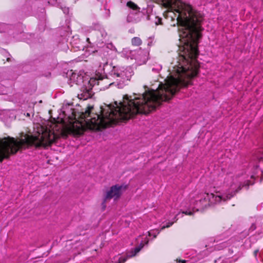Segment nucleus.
<instances>
[{"label":"nucleus","instance_id":"f257e3e1","mask_svg":"<svg viewBox=\"0 0 263 263\" xmlns=\"http://www.w3.org/2000/svg\"><path fill=\"white\" fill-rule=\"evenodd\" d=\"M164 7L177 16L180 40L183 43L179 47L180 67L176 70L177 78L171 76L164 84L160 83L156 90H179L182 87L193 85L192 79L198 73L199 64L197 45L201 37L202 15L189 5L179 0H160ZM151 90H154L152 89Z\"/></svg>","mask_w":263,"mask_h":263},{"label":"nucleus","instance_id":"f03ea898","mask_svg":"<svg viewBox=\"0 0 263 263\" xmlns=\"http://www.w3.org/2000/svg\"><path fill=\"white\" fill-rule=\"evenodd\" d=\"M123 189V186L122 185H119L118 184L110 187L109 190L106 192L104 201L106 202L111 198H114L115 200L118 199L122 194V190Z\"/></svg>","mask_w":263,"mask_h":263},{"label":"nucleus","instance_id":"7ed1b4c3","mask_svg":"<svg viewBox=\"0 0 263 263\" xmlns=\"http://www.w3.org/2000/svg\"><path fill=\"white\" fill-rule=\"evenodd\" d=\"M92 88H84L81 90V92L78 95V97L80 100H86L88 99L91 98L92 96Z\"/></svg>","mask_w":263,"mask_h":263},{"label":"nucleus","instance_id":"20e7f679","mask_svg":"<svg viewBox=\"0 0 263 263\" xmlns=\"http://www.w3.org/2000/svg\"><path fill=\"white\" fill-rule=\"evenodd\" d=\"M215 197V195L213 193H205L204 195L203 198L200 200L199 202H202L203 204V206H206L207 205L210 204L211 202V199Z\"/></svg>","mask_w":263,"mask_h":263},{"label":"nucleus","instance_id":"39448f33","mask_svg":"<svg viewBox=\"0 0 263 263\" xmlns=\"http://www.w3.org/2000/svg\"><path fill=\"white\" fill-rule=\"evenodd\" d=\"M143 244L141 243L140 245L137 247H136L134 249H133L130 251L129 254V257H132L136 255V254L139 253L142 248L143 247Z\"/></svg>","mask_w":263,"mask_h":263},{"label":"nucleus","instance_id":"423d86ee","mask_svg":"<svg viewBox=\"0 0 263 263\" xmlns=\"http://www.w3.org/2000/svg\"><path fill=\"white\" fill-rule=\"evenodd\" d=\"M132 44L134 46H139L142 43L141 39L139 37H134L131 40Z\"/></svg>","mask_w":263,"mask_h":263},{"label":"nucleus","instance_id":"0eeeda50","mask_svg":"<svg viewBox=\"0 0 263 263\" xmlns=\"http://www.w3.org/2000/svg\"><path fill=\"white\" fill-rule=\"evenodd\" d=\"M126 6L133 10H137L140 9V8L138 6V5L132 1L128 2L126 4Z\"/></svg>","mask_w":263,"mask_h":263},{"label":"nucleus","instance_id":"6e6552de","mask_svg":"<svg viewBox=\"0 0 263 263\" xmlns=\"http://www.w3.org/2000/svg\"><path fill=\"white\" fill-rule=\"evenodd\" d=\"M159 233V231L158 230H153L148 232L149 236H153L154 238H156L158 234Z\"/></svg>","mask_w":263,"mask_h":263},{"label":"nucleus","instance_id":"1a4fd4ad","mask_svg":"<svg viewBox=\"0 0 263 263\" xmlns=\"http://www.w3.org/2000/svg\"><path fill=\"white\" fill-rule=\"evenodd\" d=\"M247 186V188H248L249 187V184L248 183V182L247 183H244V184H240L238 186V187H237V189L234 191V192L235 193V194H236L237 193H238L241 190V189L243 187V186Z\"/></svg>","mask_w":263,"mask_h":263},{"label":"nucleus","instance_id":"9d476101","mask_svg":"<svg viewBox=\"0 0 263 263\" xmlns=\"http://www.w3.org/2000/svg\"><path fill=\"white\" fill-rule=\"evenodd\" d=\"M213 198H214V200L216 203H220V202L223 201V196L215 195V197Z\"/></svg>","mask_w":263,"mask_h":263},{"label":"nucleus","instance_id":"9b49d317","mask_svg":"<svg viewBox=\"0 0 263 263\" xmlns=\"http://www.w3.org/2000/svg\"><path fill=\"white\" fill-rule=\"evenodd\" d=\"M173 223H174V222H168V223L166 224V226H163L162 227L161 229H162V230H163V229H165V228H168L170 227L171 226H172L173 224Z\"/></svg>","mask_w":263,"mask_h":263},{"label":"nucleus","instance_id":"f8f14e48","mask_svg":"<svg viewBox=\"0 0 263 263\" xmlns=\"http://www.w3.org/2000/svg\"><path fill=\"white\" fill-rule=\"evenodd\" d=\"M222 196H223V201L226 202V201L231 199L230 198H229L228 195L227 194H226V195H222Z\"/></svg>","mask_w":263,"mask_h":263},{"label":"nucleus","instance_id":"ddd939ff","mask_svg":"<svg viewBox=\"0 0 263 263\" xmlns=\"http://www.w3.org/2000/svg\"><path fill=\"white\" fill-rule=\"evenodd\" d=\"M227 194L228 195L229 198H230V199L233 198L236 195L234 192H231Z\"/></svg>","mask_w":263,"mask_h":263},{"label":"nucleus","instance_id":"4468645a","mask_svg":"<svg viewBox=\"0 0 263 263\" xmlns=\"http://www.w3.org/2000/svg\"><path fill=\"white\" fill-rule=\"evenodd\" d=\"M182 213H183V214H185V215H190V216H191V215H193V212H191V211H190V212H187V211H183V212H182Z\"/></svg>","mask_w":263,"mask_h":263},{"label":"nucleus","instance_id":"2eb2a0df","mask_svg":"<svg viewBox=\"0 0 263 263\" xmlns=\"http://www.w3.org/2000/svg\"><path fill=\"white\" fill-rule=\"evenodd\" d=\"M157 25L162 24V19L161 18H158V22H156Z\"/></svg>","mask_w":263,"mask_h":263},{"label":"nucleus","instance_id":"dca6fc26","mask_svg":"<svg viewBox=\"0 0 263 263\" xmlns=\"http://www.w3.org/2000/svg\"><path fill=\"white\" fill-rule=\"evenodd\" d=\"M176 261L177 262H181V263H186V261L185 260L180 259H177Z\"/></svg>","mask_w":263,"mask_h":263},{"label":"nucleus","instance_id":"f3484780","mask_svg":"<svg viewBox=\"0 0 263 263\" xmlns=\"http://www.w3.org/2000/svg\"><path fill=\"white\" fill-rule=\"evenodd\" d=\"M258 251H259V250L258 249H256V250H254V251L253 252V255L255 257H256L257 254L258 253Z\"/></svg>","mask_w":263,"mask_h":263},{"label":"nucleus","instance_id":"a211bd4d","mask_svg":"<svg viewBox=\"0 0 263 263\" xmlns=\"http://www.w3.org/2000/svg\"><path fill=\"white\" fill-rule=\"evenodd\" d=\"M114 74L117 77H119L120 76V74L119 73H117V72H115L114 73Z\"/></svg>","mask_w":263,"mask_h":263},{"label":"nucleus","instance_id":"6ab92c4d","mask_svg":"<svg viewBox=\"0 0 263 263\" xmlns=\"http://www.w3.org/2000/svg\"><path fill=\"white\" fill-rule=\"evenodd\" d=\"M86 41H87V42L88 44H91V42H90V41L89 38L87 37V38L86 39Z\"/></svg>","mask_w":263,"mask_h":263},{"label":"nucleus","instance_id":"aec40b11","mask_svg":"<svg viewBox=\"0 0 263 263\" xmlns=\"http://www.w3.org/2000/svg\"><path fill=\"white\" fill-rule=\"evenodd\" d=\"M97 80H103V78L102 77H99Z\"/></svg>","mask_w":263,"mask_h":263},{"label":"nucleus","instance_id":"412c9836","mask_svg":"<svg viewBox=\"0 0 263 263\" xmlns=\"http://www.w3.org/2000/svg\"><path fill=\"white\" fill-rule=\"evenodd\" d=\"M96 81L95 79H94V80L91 79L89 83H91L92 81Z\"/></svg>","mask_w":263,"mask_h":263},{"label":"nucleus","instance_id":"4be33fe9","mask_svg":"<svg viewBox=\"0 0 263 263\" xmlns=\"http://www.w3.org/2000/svg\"><path fill=\"white\" fill-rule=\"evenodd\" d=\"M113 83H114L113 82H112V83H110L109 84V86H111V85H112V84H113Z\"/></svg>","mask_w":263,"mask_h":263}]
</instances>
